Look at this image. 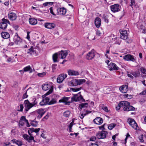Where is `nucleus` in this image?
<instances>
[{"instance_id":"nucleus-17","label":"nucleus","mask_w":146,"mask_h":146,"mask_svg":"<svg viewBox=\"0 0 146 146\" xmlns=\"http://www.w3.org/2000/svg\"><path fill=\"white\" fill-rule=\"evenodd\" d=\"M95 55V54L94 52V51L91 50L87 54L86 58L88 60H92L94 58Z\"/></svg>"},{"instance_id":"nucleus-52","label":"nucleus","mask_w":146,"mask_h":146,"mask_svg":"<svg viewBox=\"0 0 146 146\" xmlns=\"http://www.w3.org/2000/svg\"><path fill=\"white\" fill-rule=\"evenodd\" d=\"M95 36L94 35H89V36L87 37L88 38H89V39L90 40L94 39H95Z\"/></svg>"},{"instance_id":"nucleus-62","label":"nucleus","mask_w":146,"mask_h":146,"mask_svg":"<svg viewBox=\"0 0 146 146\" xmlns=\"http://www.w3.org/2000/svg\"><path fill=\"white\" fill-rule=\"evenodd\" d=\"M57 66V65L56 64H52V70H55L56 69L55 67L56 66Z\"/></svg>"},{"instance_id":"nucleus-51","label":"nucleus","mask_w":146,"mask_h":146,"mask_svg":"<svg viewBox=\"0 0 146 146\" xmlns=\"http://www.w3.org/2000/svg\"><path fill=\"white\" fill-rule=\"evenodd\" d=\"M46 75V73L43 72L42 73H38V76L40 77H43Z\"/></svg>"},{"instance_id":"nucleus-1","label":"nucleus","mask_w":146,"mask_h":146,"mask_svg":"<svg viewBox=\"0 0 146 146\" xmlns=\"http://www.w3.org/2000/svg\"><path fill=\"white\" fill-rule=\"evenodd\" d=\"M36 100V98H34L33 99V102L32 103L30 102L28 100L24 101V104L25 108V110L26 111H27L30 108L37 104V102Z\"/></svg>"},{"instance_id":"nucleus-53","label":"nucleus","mask_w":146,"mask_h":146,"mask_svg":"<svg viewBox=\"0 0 146 146\" xmlns=\"http://www.w3.org/2000/svg\"><path fill=\"white\" fill-rule=\"evenodd\" d=\"M45 100V102L46 104H48L49 103V101L50 100L49 98L48 97H46L45 98H44Z\"/></svg>"},{"instance_id":"nucleus-59","label":"nucleus","mask_w":146,"mask_h":146,"mask_svg":"<svg viewBox=\"0 0 146 146\" xmlns=\"http://www.w3.org/2000/svg\"><path fill=\"white\" fill-rule=\"evenodd\" d=\"M135 2V0H131V5L130 6H132L133 5H134Z\"/></svg>"},{"instance_id":"nucleus-12","label":"nucleus","mask_w":146,"mask_h":146,"mask_svg":"<svg viewBox=\"0 0 146 146\" xmlns=\"http://www.w3.org/2000/svg\"><path fill=\"white\" fill-rule=\"evenodd\" d=\"M120 91L122 93H126L128 90V84L127 83L125 85H123L119 88Z\"/></svg>"},{"instance_id":"nucleus-54","label":"nucleus","mask_w":146,"mask_h":146,"mask_svg":"<svg viewBox=\"0 0 146 146\" xmlns=\"http://www.w3.org/2000/svg\"><path fill=\"white\" fill-rule=\"evenodd\" d=\"M23 138L26 140H27V139L29 138V136L27 134H24L23 136Z\"/></svg>"},{"instance_id":"nucleus-33","label":"nucleus","mask_w":146,"mask_h":146,"mask_svg":"<svg viewBox=\"0 0 146 146\" xmlns=\"http://www.w3.org/2000/svg\"><path fill=\"white\" fill-rule=\"evenodd\" d=\"M140 31L142 33L146 34V29L145 27L143 25H141L139 27Z\"/></svg>"},{"instance_id":"nucleus-61","label":"nucleus","mask_w":146,"mask_h":146,"mask_svg":"<svg viewBox=\"0 0 146 146\" xmlns=\"http://www.w3.org/2000/svg\"><path fill=\"white\" fill-rule=\"evenodd\" d=\"M27 120V119H26V118L25 116H22L21 117V119H20V121H21V120H23V121H25L26 120Z\"/></svg>"},{"instance_id":"nucleus-32","label":"nucleus","mask_w":146,"mask_h":146,"mask_svg":"<svg viewBox=\"0 0 146 146\" xmlns=\"http://www.w3.org/2000/svg\"><path fill=\"white\" fill-rule=\"evenodd\" d=\"M58 53H56L52 56V59L54 62H58Z\"/></svg>"},{"instance_id":"nucleus-21","label":"nucleus","mask_w":146,"mask_h":146,"mask_svg":"<svg viewBox=\"0 0 146 146\" xmlns=\"http://www.w3.org/2000/svg\"><path fill=\"white\" fill-rule=\"evenodd\" d=\"M69 98L67 97H64L61 100H59V102H63L65 103V105H69L70 103V102H67Z\"/></svg>"},{"instance_id":"nucleus-45","label":"nucleus","mask_w":146,"mask_h":146,"mask_svg":"<svg viewBox=\"0 0 146 146\" xmlns=\"http://www.w3.org/2000/svg\"><path fill=\"white\" fill-rule=\"evenodd\" d=\"M74 123V121L72 120V121L70 123V124L69 125V132H72V127L73 125V123Z\"/></svg>"},{"instance_id":"nucleus-42","label":"nucleus","mask_w":146,"mask_h":146,"mask_svg":"<svg viewBox=\"0 0 146 146\" xmlns=\"http://www.w3.org/2000/svg\"><path fill=\"white\" fill-rule=\"evenodd\" d=\"M57 102L56 99L54 98L52 99L48 103V105H51L56 103Z\"/></svg>"},{"instance_id":"nucleus-3","label":"nucleus","mask_w":146,"mask_h":146,"mask_svg":"<svg viewBox=\"0 0 146 146\" xmlns=\"http://www.w3.org/2000/svg\"><path fill=\"white\" fill-rule=\"evenodd\" d=\"M71 101L72 102H85V100L81 95V92H80L77 94L73 95V96L71 98Z\"/></svg>"},{"instance_id":"nucleus-18","label":"nucleus","mask_w":146,"mask_h":146,"mask_svg":"<svg viewBox=\"0 0 146 146\" xmlns=\"http://www.w3.org/2000/svg\"><path fill=\"white\" fill-rule=\"evenodd\" d=\"M55 25L54 23H44V27L48 29H52L55 28Z\"/></svg>"},{"instance_id":"nucleus-46","label":"nucleus","mask_w":146,"mask_h":146,"mask_svg":"<svg viewBox=\"0 0 146 146\" xmlns=\"http://www.w3.org/2000/svg\"><path fill=\"white\" fill-rule=\"evenodd\" d=\"M123 102V101L120 102L118 104V106L116 107L115 108L117 110H119L121 107H123V106H122L121 104H120V103H122Z\"/></svg>"},{"instance_id":"nucleus-36","label":"nucleus","mask_w":146,"mask_h":146,"mask_svg":"<svg viewBox=\"0 0 146 146\" xmlns=\"http://www.w3.org/2000/svg\"><path fill=\"white\" fill-rule=\"evenodd\" d=\"M108 16L107 14H104L103 15L102 19L103 20H104V21L108 23L109 22V20L108 19Z\"/></svg>"},{"instance_id":"nucleus-2","label":"nucleus","mask_w":146,"mask_h":146,"mask_svg":"<svg viewBox=\"0 0 146 146\" xmlns=\"http://www.w3.org/2000/svg\"><path fill=\"white\" fill-rule=\"evenodd\" d=\"M120 104L123 106V110L125 111H135V109L137 110V108H135L132 106L130 105V103L127 101H123V102L120 103Z\"/></svg>"},{"instance_id":"nucleus-50","label":"nucleus","mask_w":146,"mask_h":146,"mask_svg":"<svg viewBox=\"0 0 146 146\" xmlns=\"http://www.w3.org/2000/svg\"><path fill=\"white\" fill-rule=\"evenodd\" d=\"M50 115V113H47V115L43 117V118L42 119V120L44 121V119H47L49 117Z\"/></svg>"},{"instance_id":"nucleus-38","label":"nucleus","mask_w":146,"mask_h":146,"mask_svg":"<svg viewBox=\"0 0 146 146\" xmlns=\"http://www.w3.org/2000/svg\"><path fill=\"white\" fill-rule=\"evenodd\" d=\"M28 51L27 52V53L28 54H32L33 53H36V51L34 50V48L33 46H31L30 48L29 49Z\"/></svg>"},{"instance_id":"nucleus-4","label":"nucleus","mask_w":146,"mask_h":146,"mask_svg":"<svg viewBox=\"0 0 146 146\" xmlns=\"http://www.w3.org/2000/svg\"><path fill=\"white\" fill-rule=\"evenodd\" d=\"M42 89L44 90H48L49 91L45 94L46 95H48L50 94L53 90V87L50 84H44L42 86Z\"/></svg>"},{"instance_id":"nucleus-6","label":"nucleus","mask_w":146,"mask_h":146,"mask_svg":"<svg viewBox=\"0 0 146 146\" xmlns=\"http://www.w3.org/2000/svg\"><path fill=\"white\" fill-rule=\"evenodd\" d=\"M2 22L1 23V29H5L7 27V23L10 24L9 21L3 18L2 19Z\"/></svg>"},{"instance_id":"nucleus-26","label":"nucleus","mask_w":146,"mask_h":146,"mask_svg":"<svg viewBox=\"0 0 146 146\" xmlns=\"http://www.w3.org/2000/svg\"><path fill=\"white\" fill-rule=\"evenodd\" d=\"M13 143H15L18 146H21L23 145V143L21 141L17 140L15 139H13L11 141Z\"/></svg>"},{"instance_id":"nucleus-56","label":"nucleus","mask_w":146,"mask_h":146,"mask_svg":"<svg viewBox=\"0 0 146 146\" xmlns=\"http://www.w3.org/2000/svg\"><path fill=\"white\" fill-rule=\"evenodd\" d=\"M49 9L50 10V13L51 14H52V15H54V16L56 15L54 14V13L53 12V8L52 7H50V8Z\"/></svg>"},{"instance_id":"nucleus-47","label":"nucleus","mask_w":146,"mask_h":146,"mask_svg":"<svg viewBox=\"0 0 146 146\" xmlns=\"http://www.w3.org/2000/svg\"><path fill=\"white\" fill-rule=\"evenodd\" d=\"M30 88H30L29 89H28V90L26 91V92L23 94V96L22 97L23 99L26 98H28V96L27 94V91Z\"/></svg>"},{"instance_id":"nucleus-16","label":"nucleus","mask_w":146,"mask_h":146,"mask_svg":"<svg viewBox=\"0 0 146 146\" xmlns=\"http://www.w3.org/2000/svg\"><path fill=\"white\" fill-rule=\"evenodd\" d=\"M57 14L60 15H64L66 12V9L64 7L58 8L57 9Z\"/></svg>"},{"instance_id":"nucleus-39","label":"nucleus","mask_w":146,"mask_h":146,"mask_svg":"<svg viewBox=\"0 0 146 146\" xmlns=\"http://www.w3.org/2000/svg\"><path fill=\"white\" fill-rule=\"evenodd\" d=\"M71 112L69 110H67L63 113L64 116L66 117H69L70 114Z\"/></svg>"},{"instance_id":"nucleus-44","label":"nucleus","mask_w":146,"mask_h":146,"mask_svg":"<svg viewBox=\"0 0 146 146\" xmlns=\"http://www.w3.org/2000/svg\"><path fill=\"white\" fill-rule=\"evenodd\" d=\"M78 85H80L86 82V80L85 79L78 80Z\"/></svg>"},{"instance_id":"nucleus-27","label":"nucleus","mask_w":146,"mask_h":146,"mask_svg":"<svg viewBox=\"0 0 146 146\" xmlns=\"http://www.w3.org/2000/svg\"><path fill=\"white\" fill-rule=\"evenodd\" d=\"M29 21L30 24L32 25H36L37 23L36 19L33 18H30L29 19Z\"/></svg>"},{"instance_id":"nucleus-9","label":"nucleus","mask_w":146,"mask_h":146,"mask_svg":"<svg viewBox=\"0 0 146 146\" xmlns=\"http://www.w3.org/2000/svg\"><path fill=\"white\" fill-rule=\"evenodd\" d=\"M67 77V75L66 74H60L57 78V82L58 83H61Z\"/></svg>"},{"instance_id":"nucleus-41","label":"nucleus","mask_w":146,"mask_h":146,"mask_svg":"<svg viewBox=\"0 0 146 146\" xmlns=\"http://www.w3.org/2000/svg\"><path fill=\"white\" fill-rule=\"evenodd\" d=\"M116 125L115 123H113L110 124L108 127V128L110 130H111L114 128Z\"/></svg>"},{"instance_id":"nucleus-31","label":"nucleus","mask_w":146,"mask_h":146,"mask_svg":"<svg viewBox=\"0 0 146 146\" xmlns=\"http://www.w3.org/2000/svg\"><path fill=\"white\" fill-rule=\"evenodd\" d=\"M88 103H82L79 104L78 108L82 110V108H87L88 106Z\"/></svg>"},{"instance_id":"nucleus-14","label":"nucleus","mask_w":146,"mask_h":146,"mask_svg":"<svg viewBox=\"0 0 146 146\" xmlns=\"http://www.w3.org/2000/svg\"><path fill=\"white\" fill-rule=\"evenodd\" d=\"M121 35L120 38L124 40H126L128 38V35L127 31L126 30L122 31L120 32Z\"/></svg>"},{"instance_id":"nucleus-13","label":"nucleus","mask_w":146,"mask_h":146,"mask_svg":"<svg viewBox=\"0 0 146 146\" xmlns=\"http://www.w3.org/2000/svg\"><path fill=\"white\" fill-rule=\"evenodd\" d=\"M58 53V57L62 59L65 58L68 54V53L66 50H61Z\"/></svg>"},{"instance_id":"nucleus-57","label":"nucleus","mask_w":146,"mask_h":146,"mask_svg":"<svg viewBox=\"0 0 146 146\" xmlns=\"http://www.w3.org/2000/svg\"><path fill=\"white\" fill-rule=\"evenodd\" d=\"M105 124H104L103 125L99 127V128L100 130H103L105 129L104 126Z\"/></svg>"},{"instance_id":"nucleus-63","label":"nucleus","mask_w":146,"mask_h":146,"mask_svg":"<svg viewBox=\"0 0 146 146\" xmlns=\"http://www.w3.org/2000/svg\"><path fill=\"white\" fill-rule=\"evenodd\" d=\"M118 135V134L117 133L112 136V139L114 140V141H115V138L116 136Z\"/></svg>"},{"instance_id":"nucleus-11","label":"nucleus","mask_w":146,"mask_h":146,"mask_svg":"<svg viewBox=\"0 0 146 146\" xmlns=\"http://www.w3.org/2000/svg\"><path fill=\"white\" fill-rule=\"evenodd\" d=\"M109 68L110 70H117L119 69V68L115 63H110L109 65Z\"/></svg>"},{"instance_id":"nucleus-55","label":"nucleus","mask_w":146,"mask_h":146,"mask_svg":"<svg viewBox=\"0 0 146 146\" xmlns=\"http://www.w3.org/2000/svg\"><path fill=\"white\" fill-rule=\"evenodd\" d=\"M20 110H17L19 111H23V110L24 108L23 105L22 104L20 105Z\"/></svg>"},{"instance_id":"nucleus-49","label":"nucleus","mask_w":146,"mask_h":146,"mask_svg":"<svg viewBox=\"0 0 146 146\" xmlns=\"http://www.w3.org/2000/svg\"><path fill=\"white\" fill-rule=\"evenodd\" d=\"M140 70L143 74H146V69L144 68H141L140 69Z\"/></svg>"},{"instance_id":"nucleus-5","label":"nucleus","mask_w":146,"mask_h":146,"mask_svg":"<svg viewBox=\"0 0 146 146\" xmlns=\"http://www.w3.org/2000/svg\"><path fill=\"white\" fill-rule=\"evenodd\" d=\"M108 131L104 130L98 131L96 134V136L98 139H104L106 138V135L108 134Z\"/></svg>"},{"instance_id":"nucleus-22","label":"nucleus","mask_w":146,"mask_h":146,"mask_svg":"<svg viewBox=\"0 0 146 146\" xmlns=\"http://www.w3.org/2000/svg\"><path fill=\"white\" fill-rule=\"evenodd\" d=\"M69 85L70 86H76L78 85L77 79H73L68 83Z\"/></svg>"},{"instance_id":"nucleus-37","label":"nucleus","mask_w":146,"mask_h":146,"mask_svg":"<svg viewBox=\"0 0 146 146\" xmlns=\"http://www.w3.org/2000/svg\"><path fill=\"white\" fill-rule=\"evenodd\" d=\"M35 119L33 120H31V125L34 127H36L38 124V122L35 120Z\"/></svg>"},{"instance_id":"nucleus-20","label":"nucleus","mask_w":146,"mask_h":146,"mask_svg":"<svg viewBox=\"0 0 146 146\" xmlns=\"http://www.w3.org/2000/svg\"><path fill=\"white\" fill-rule=\"evenodd\" d=\"M8 18L10 20L13 21L16 19L17 15L15 13L13 12H10L8 14Z\"/></svg>"},{"instance_id":"nucleus-40","label":"nucleus","mask_w":146,"mask_h":146,"mask_svg":"<svg viewBox=\"0 0 146 146\" xmlns=\"http://www.w3.org/2000/svg\"><path fill=\"white\" fill-rule=\"evenodd\" d=\"M113 40L114 41L116 40L114 43L115 44L119 45L121 43V41L120 40V39L119 38H117L116 37L115 38L113 39Z\"/></svg>"},{"instance_id":"nucleus-15","label":"nucleus","mask_w":146,"mask_h":146,"mask_svg":"<svg viewBox=\"0 0 146 146\" xmlns=\"http://www.w3.org/2000/svg\"><path fill=\"white\" fill-rule=\"evenodd\" d=\"M35 112L38 114V115L37 116V117L40 119L42 117L45 113V111H44L43 109H38Z\"/></svg>"},{"instance_id":"nucleus-60","label":"nucleus","mask_w":146,"mask_h":146,"mask_svg":"<svg viewBox=\"0 0 146 146\" xmlns=\"http://www.w3.org/2000/svg\"><path fill=\"white\" fill-rule=\"evenodd\" d=\"M102 109L104 110L105 111L107 112H108V108L106 106H104L103 108H102Z\"/></svg>"},{"instance_id":"nucleus-25","label":"nucleus","mask_w":146,"mask_h":146,"mask_svg":"<svg viewBox=\"0 0 146 146\" xmlns=\"http://www.w3.org/2000/svg\"><path fill=\"white\" fill-rule=\"evenodd\" d=\"M2 37L4 39H7L10 37V35L7 32H2L1 33Z\"/></svg>"},{"instance_id":"nucleus-10","label":"nucleus","mask_w":146,"mask_h":146,"mask_svg":"<svg viewBox=\"0 0 146 146\" xmlns=\"http://www.w3.org/2000/svg\"><path fill=\"white\" fill-rule=\"evenodd\" d=\"M123 59L125 60L131 61L132 62H134L135 60L134 56L129 54L124 56H123Z\"/></svg>"},{"instance_id":"nucleus-29","label":"nucleus","mask_w":146,"mask_h":146,"mask_svg":"<svg viewBox=\"0 0 146 146\" xmlns=\"http://www.w3.org/2000/svg\"><path fill=\"white\" fill-rule=\"evenodd\" d=\"M24 71L25 72L29 71L30 73L33 72V70L30 66H28L25 67L24 68Z\"/></svg>"},{"instance_id":"nucleus-28","label":"nucleus","mask_w":146,"mask_h":146,"mask_svg":"<svg viewBox=\"0 0 146 146\" xmlns=\"http://www.w3.org/2000/svg\"><path fill=\"white\" fill-rule=\"evenodd\" d=\"M14 40L16 44L20 43L22 41V40L18 36H16L14 37Z\"/></svg>"},{"instance_id":"nucleus-48","label":"nucleus","mask_w":146,"mask_h":146,"mask_svg":"<svg viewBox=\"0 0 146 146\" xmlns=\"http://www.w3.org/2000/svg\"><path fill=\"white\" fill-rule=\"evenodd\" d=\"M40 106H44L46 105V104L45 102V101L44 98L42 99V101L40 103Z\"/></svg>"},{"instance_id":"nucleus-24","label":"nucleus","mask_w":146,"mask_h":146,"mask_svg":"<svg viewBox=\"0 0 146 146\" xmlns=\"http://www.w3.org/2000/svg\"><path fill=\"white\" fill-rule=\"evenodd\" d=\"M68 72V75L70 76H77L79 74L78 71H75L71 70H69Z\"/></svg>"},{"instance_id":"nucleus-34","label":"nucleus","mask_w":146,"mask_h":146,"mask_svg":"<svg viewBox=\"0 0 146 146\" xmlns=\"http://www.w3.org/2000/svg\"><path fill=\"white\" fill-rule=\"evenodd\" d=\"M29 130L30 131V133H32L33 132H35L36 133H38L40 130V128H38L37 129H34V128H30L29 129Z\"/></svg>"},{"instance_id":"nucleus-8","label":"nucleus","mask_w":146,"mask_h":146,"mask_svg":"<svg viewBox=\"0 0 146 146\" xmlns=\"http://www.w3.org/2000/svg\"><path fill=\"white\" fill-rule=\"evenodd\" d=\"M128 122L130 125L133 128L135 129H137V127H138V125L134 119L131 118L129 119H128Z\"/></svg>"},{"instance_id":"nucleus-43","label":"nucleus","mask_w":146,"mask_h":146,"mask_svg":"<svg viewBox=\"0 0 146 146\" xmlns=\"http://www.w3.org/2000/svg\"><path fill=\"white\" fill-rule=\"evenodd\" d=\"M82 89L81 87L79 88H70V90L73 92H76L77 91H79L81 90Z\"/></svg>"},{"instance_id":"nucleus-23","label":"nucleus","mask_w":146,"mask_h":146,"mask_svg":"<svg viewBox=\"0 0 146 146\" xmlns=\"http://www.w3.org/2000/svg\"><path fill=\"white\" fill-rule=\"evenodd\" d=\"M101 19L99 17H97L95 20V24L97 28L99 27L101 24Z\"/></svg>"},{"instance_id":"nucleus-7","label":"nucleus","mask_w":146,"mask_h":146,"mask_svg":"<svg viewBox=\"0 0 146 146\" xmlns=\"http://www.w3.org/2000/svg\"><path fill=\"white\" fill-rule=\"evenodd\" d=\"M111 10L113 12H116L119 11L121 8V6L118 4H115L110 7Z\"/></svg>"},{"instance_id":"nucleus-35","label":"nucleus","mask_w":146,"mask_h":146,"mask_svg":"<svg viewBox=\"0 0 146 146\" xmlns=\"http://www.w3.org/2000/svg\"><path fill=\"white\" fill-rule=\"evenodd\" d=\"M28 132L30 136H29V138H28L27 141L29 143H31V142L32 140L33 139L34 137L32 136V135L30 133L29 130H28Z\"/></svg>"},{"instance_id":"nucleus-30","label":"nucleus","mask_w":146,"mask_h":146,"mask_svg":"<svg viewBox=\"0 0 146 146\" xmlns=\"http://www.w3.org/2000/svg\"><path fill=\"white\" fill-rule=\"evenodd\" d=\"M130 73L132 74L135 78L139 77L140 75V72L139 71H137L135 72H130Z\"/></svg>"},{"instance_id":"nucleus-64","label":"nucleus","mask_w":146,"mask_h":146,"mask_svg":"<svg viewBox=\"0 0 146 146\" xmlns=\"http://www.w3.org/2000/svg\"><path fill=\"white\" fill-rule=\"evenodd\" d=\"M146 94V90H144L141 92L139 94L141 95H145Z\"/></svg>"},{"instance_id":"nucleus-58","label":"nucleus","mask_w":146,"mask_h":146,"mask_svg":"<svg viewBox=\"0 0 146 146\" xmlns=\"http://www.w3.org/2000/svg\"><path fill=\"white\" fill-rule=\"evenodd\" d=\"M96 137L95 136H93L91 137L90 140V141H94L95 140H96Z\"/></svg>"},{"instance_id":"nucleus-19","label":"nucleus","mask_w":146,"mask_h":146,"mask_svg":"<svg viewBox=\"0 0 146 146\" xmlns=\"http://www.w3.org/2000/svg\"><path fill=\"white\" fill-rule=\"evenodd\" d=\"M94 123L98 125H101L103 122V119L100 117H97L93 120Z\"/></svg>"}]
</instances>
